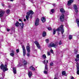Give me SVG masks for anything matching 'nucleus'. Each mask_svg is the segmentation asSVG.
Returning <instances> with one entry per match:
<instances>
[{
  "label": "nucleus",
  "instance_id": "53",
  "mask_svg": "<svg viewBox=\"0 0 79 79\" xmlns=\"http://www.w3.org/2000/svg\"><path fill=\"white\" fill-rule=\"evenodd\" d=\"M0 79H2V78H1Z\"/></svg>",
  "mask_w": 79,
  "mask_h": 79
},
{
  "label": "nucleus",
  "instance_id": "44",
  "mask_svg": "<svg viewBox=\"0 0 79 79\" xmlns=\"http://www.w3.org/2000/svg\"><path fill=\"white\" fill-rule=\"evenodd\" d=\"M16 52L17 53H18V52H19V49H17L16 50Z\"/></svg>",
  "mask_w": 79,
  "mask_h": 79
},
{
  "label": "nucleus",
  "instance_id": "52",
  "mask_svg": "<svg viewBox=\"0 0 79 79\" xmlns=\"http://www.w3.org/2000/svg\"><path fill=\"white\" fill-rule=\"evenodd\" d=\"M54 79H57V78H56V77H55L54 78Z\"/></svg>",
  "mask_w": 79,
  "mask_h": 79
},
{
  "label": "nucleus",
  "instance_id": "46",
  "mask_svg": "<svg viewBox=\"0 0 79 79\" xmlns=\"http://www.w3.org/2000/svg\"><path fill=\"white\" fill-rule=\"evenodd\" d=\"M71 79H74V77H73L71 76Z\"/></svg>",
  "mask_w": 79,
  "mask_h": 79
},
{
  "label": "nucleus",
  "instance_id": "48",
  "mask_svg": "<svg viewBox=\"0 0 79 79\" xmlns=\"http://www.w3.org/2000/svg\"><path fill=\"white\" fill-rule=\"evenodd\" d=\"M9 8H11V6H9Z\"/></svg>",
  "mask_w": 79,
  "mask_h": 79
},
{
  "label": "nucleus",
  "instance_id": "47",
  "mask_svg": "<svg viewBox=\"0 0 79 79\" xmlns=\"http://www.w3.org/2000/svg\"><path fill=\"white\" fill-rule=\"evenodd\" d=\"M19 21H21L22 23L23 22V21L21 20V19H19Z\"/></svg>",
  "mask_w": 79,
  "mask_h": 79
},
{
  "label": "nucleus",
  "instance_id": "39",
  "mask_svg": "<svg viewBox=\"0 0 79 79\" xmlns=\"http://www.w3.org/2000/svg\"><path fill=\"white\" fill-rule=\"evenodd\" d=\"M30 55L29 54V52H28L27 54V56H29Z\"/></svg>",
  "mask_w": 79,
  "mask_h": 79
},
{
  "label": "nucleus",
  "instance_id": "25",
  "mask_svg": "<svg viewBox=\"0 0 79 79\" xmlns=\"http://www.w3.org/2000/svg\"><path fill=\"white\" fill-rule=\"evenodd\" d=\"M34 43L36 45H39V42H38L37 41H34Z\"/></svg>",
  "mask_w": 79,
  "mask_h": 79
},
{
  "label": "nucleus",
  "instance_id": "34",
  "mask_svg": "<svg viewBox=\"0 0 79 79\" xmlns=\"http://www.w3.org/2000/svg\"><path fill=\"white\" fill-rule=\"evenodd\" d=\"M10 10H7V11L6 12V13L7 14H8V13H10Z\"/></svg>",
  "mask_w": 79,
  "mask_h": 79
},
{
  "label": "nucleus",
  "instance_id": "49",
  "mask_svg": "<svg viewBox=\"0 0 79 79\" xmlns=\"http://www.w3.org/2000/svg\"><path fill=\"white\" fill-rule=\"evenodd\" d=\"M53 5L54 6H55V4H53Z\"/></svg>",
  "mask_w": 79,
  "mask_h": 79
},
{
  "label": "nucleus",
  "instance_id": "1",
  "mask_svg": "<svg viewBox=\"0 0 79 79\" xmlns=\"http://www.w3.org/2000/svg\"><path fill=\"white\" fill-rule=\"evenodd\" d=\"M58 31V34H60V32H61V33L63 35V33H64V29L63 28V25H61L58 28L56 29H54L53 30V34L54 35H55V34L56 33V31Z\"/></svg>",
  "mask_w": 79,
  "mask_h": 79
},
{
  "label": "nucleus",
  "instance_id": "3",
  "mask_svg": "<svg viewBox=\"0 0 79 79\" xmlns=\"http://www.w3.org/2000/svg\"><path fill=\"white\" fill-rule=\"evenodd\" d=\"M1 68L2 69H3V71L4 72L8 70V68H7V66L6 65H3V64H2L1 66Z\"/></svg>",
  "mask_w": 79,
  "mask_h": 79
},
{
  "label": "nucleus",
  "instance_id": "13",
  "mask_svg": "<svg viewBox=\"0 0 79 79\" xmlns=\"http://www.w3.org/2000/svg\"><path fill=\"white\" fill-rule=\"evenodd\" d=\"M10 55L11 56L13 57L15 56V51H12Z\"/></svg>",
  "mask_w": 79,
  "mask_h": 79
},
{
  "label": "nucleus",
  "instance_id": "18",
  "mask_svg": "<svg viewBox=\"0 0 79 79\" xmlns=\"http://www.w3.org/2000/svg\"><path fill=\"white\" fill-rule=\"evenodd\" d=\"M48 62V60H44V61H43V63L44 64H47Z\"/></svg>",
  "mask_w": 79,
  "mask_h": 79
},
{
  "label": "nucleus",
  "instance_id": "2",
  "mask_svg": "<svg viewBox=\"0 0 79 79\" xmlns=\"http://www.w3.org/2000/svg\"><path fill=\"white\" fill-rule=\"evenodd\" d=\"M26 15V19L27 20H29V19H31L32 18V15H34V12L32 10H29L28 12H27Z\"/></svg>",
  "mask_w": 79,
  "mask_h": 79
},
{
  "label": "nucleus",
  "instance_id": "12",
  "mask_svg": "<svg viewBox=\"0 0 79 79\" xmlns=\"http://www.w3.org/2000/svg\"><path fill=\"white\" fill-rule=\"evenodd\" d=\"M73 8L76 13H77L78 11V9L77 8V6H76V5L75 4H74V5Z\"/></svg>",
  "mask_w": 79,
  "mask_h": 79
},
{
  "label": "nucleus",
  "instance_id": "42",
  "mask_svg": "<svg viewBox=\"0 0 79 79\" xmlns=\"http://www.w3.org/2000/svg\"><path fill=\"white\" fill-rule=\"evenodd\" d=\"M75 61H76V62H77L79 61V59H75Z\"/></svg>",
  "mask_w": 79,
  "mask_h": 79
},
{
  "label": "nucleus",
  "instance_id": "24",
  "mask_svg": "<svg viewBox=\"0 0 79 79\" xmlns=\"http://www.w3.org/2000/svg\"><path fill=\"white\" fill-rule=\"evenodd\" d=\"M76 23H77L78 26V27H79V19H76Z\"/></svg>",
  "mask_w": 79,
  "mask_h": 79
},
{
  "label": "nucleus",
  "instance_id": "10",
  "mask_svg": "<svg viewBox=\"0 0 79 79\" xmlns=\"http://www.w3.org/2000/svg\"><path fill=\"white\" fill-rule=\"evenodd\" d=\"M39 24V19H37L35 23V26H38Z\"/></svg>",
  "mask_w": 79,
  "mask_h": 79
},
{
  "label": "nucleus",
  "instance_id": "50",
  "mask_svg": "<svg viewBox=\"0 0 79 79\" xmlns=\"http://www.w3.org/2000/svg\"><path fill=\"white\" fill-rule=\"evenodd\" d=\"M24 21H26V19H24Z\"/></svg>",
  "mask_w": 79,
  "mask_h": 79
},
{
  "label": "nucleus",
  "instance_id": "41",
  "mask_svg": "<svg viewBox=\"0 0 79 79\" xmlns=\"http://www.w3.org/2000/svg\"><path fill=\"white\" fill-rule=\"evenodd\" d=\"M50 51L51 53H53V50L52 49H51Z\"/></svg>",
  "mask_w": 79,
  "mask_h": 79
},
{
  "label": "nucleus",
  "instance_id": "19",
  "mask_svg": "<svg viewBox=\"0 0 79 79\" xmlns=\"http://www.w3.org/2000/svg\"><path fill=\"white\" fill-rule=\"evenodd\" d=\"M30 69L31 70H32L33 71H35V68L33 66H31L30 67Z\"/></svg>",
  "mask_w": 79,
  "mask_h": 79
},
{
  "label": "nucleus",
  "instance_id": "4",
  "mask_svg": "<svg viewBox=\"0 0 79 79\" xmlns=\"http://www.w3.org/2000/svg\"><path fill=\"white\" fill-rule=\"evenodd\" d=\"M58 44H54L53 43H51L48 45V47H54L56 48V47Z\"/></svg>",
  "mask_w": 79,
  "mask_h": 79
},
{
  "label": "nucleus",
  "instance_id": "38",
  "mask_svg": "<svg viewBox=\"0 0 79 79\" xmlns=\"http://www.w3.org/2000/svg\"><path fill=\"white\" fill-rule=\"evenodd\" d=\"M47 53H48V56H49V55H50V52H47Z\"/></svg>",
  "mask_w": 79,
  "mask_h": 79
},
{
  "label": "nucleus",
  "instance_id": "27",
  "mask_svg": "<svg viewBox=\"0 0 79 79\" xmlns=\"http://www.w3.org/2000/svg\"><path fill=\"white\" fill-rule=\"evenodd\" d=\"M62 75L66 76V72L64 71H63L62 73Z\"/></svg>",
  "mask_w": 79,
  "mask_h": 79
},
{
  "label": "nucleus",
  "instance_id": "26",
  "mask_svg": "<svg viewBox=\"0 0 79 79\" xmlns=\"http://www.w3.org/2000/svg\"><path fill=\"white\" fill-rule=\"evenodd\" d=\"M36 46L38 49H40V44L36 45Z\"/></svg>",
  "mask_w": 79,
  "mask_h": 79
},
{
  "label": "nucleus",
  "instance_id": "33",
  "mask_svg": "<svg viewBox=\"0 0 79 79\" xmlns=\"http://www.w3.org/2000/svg\"><path fill=\"white\" fill-rule=\"evenodd\" d=\"M69 39L71 40V39H72V35H70L69 36Z\"/></svg>",
  "mask_w": 79,
  "mask_h": 79
},
{
  "label": "nucleus",
  "instance_id": "16",
  "mask_svg": "<svg viewBox=\"0 0 79 79\" xmlns=\"http://www.w3.org/2000/svg\"><path fill=\"white\" fill-rule=\"evenodd\" d=\"M60 11L61 12V13H64V12H65V11H64V9L63 8H61L60 9Z\"/></svg>",
  "mask_w": 79,
  "mask_h": 79
},
{
  "label": "nucleus",
  "instance_id": "11",
  "mask_svg": "<svg viewBox=\"0 0 79 79\" xmlns=\"http://www.w3.org/2000/svg\"><path fill=\"white\" fill-rule=\"evenodd\" d=\"M73 2H74V0H69L68 1L67 3V5H68V6L71 5V3H72Z\"/></svg>",
  "mask_w": 79,
  "mask_h": 79
},
{
  "label": "nucleus",
  "instance_id": "36",
  "mask_svg": "<svg viewBox=\"0 0 79 79\" xmlns=\"http://www.w3.org/2000/svg\"><path fill=\"white\" fill-rule=\"evenodd\" d=\"M74 53H75V54H77V50H75L74 51Z\"/></svg>",
  "mask_w": 79,
  "mask_h": 79
},
{
  "label": "nucleus",
  "instance_id": "31",
  "mask_svg": "<svg viewBox=\"0 0 79 79\" xmlns=\"http://www.w3.org/2000/svg\"><path fill=\"white\" fill-rule=\"evenodd\" d=\"M44 74H48V73L47 72V70H45V71L44 72Z\"/></svg>",
  "mask_w": 79,
  "mask_h": 79
},
{
  "label": "nucleus",
  "instance_id": "15",
  "mask_svg": "<svg viewBox=\"0 0 79 79\" xmlns=\"http://www.w3.org/2000/svg\"><path fill=\"white\" fill-rule=\"evenodd\" d=\"M41 21L42 22V23H45L46 21V19L45 17H42L41 19Z\"/></svg>",
  "mask_w": 79,
  "mask_h": 79
},
{
  "label": "nucleus",
  "instance_id": "7",
  "mask_svg": "<svg viewBox=\"0 0 79 79\" xmlns=\"http://www.w3.org/2000/svg\"><path fill=\"white\" fill-rule=\"evenodd\" d=\"M26 49L27 52H31V49H30V45H29V44H28V45Z\"/></svg>",
  "mask_w": 79,
  "mask_h": 79
},
{
  "label": "nucleus",
  "instance_id": "29",
  "mask_svg": "<svg viewBox=\"0 0 79 79\" xmlns=\"http://www.w3.org/2000/svg\"><path fill=\"white\" fill-rule=\"evenodd\" d=\"M43 58H44V59H45L47 58V57L46 56V55L45 54H44L43 55Z\"/></svg>",
  "mask_w": 79,
  "mask_h": 79
},
{
  "label": "nucleus",
  "instance_id": "40",
  "mask_svg": "<svg viewBox=\"0 0 79 79\" xmlns=\"http://www.w3.org/2000/svg\"><path fill=\"white\" fill-rule=\"evenodd\" d=\"M50 66H53V63H50Z\"/></svg>",
  "mask_w": 79,
  "mask_h": 79
},
{
  "label": "nucleus",
  "instance_id": "6",
  "mask_svg": "<svg viewBox=\"0 0 79 79\" xmlns=\"http://www.w3.org/2000/svg\"><path fill=\"white\" fill-rule=\"evenodd\" d=\"M5 11L2 10V9L0 10V17H2L4 15Z\"/></svg>",
  "mask_w": 79,
  "mask_h": 79
},
{
  "label": "nucleus",
  "instance_id": "9",
  "mask_svg": "<svg viewBox=\"0 0 79 79\" xmlns=\"http://www.w3.org/2000/svg\"><path fill=\"white\" fill-rule=\"evenodd\" d=\"M22 48L23 50V56H25L26 55V49H25V47H24V46H22Z\"/></svg>",
  "mask_w": 79,
  "mask_h": 79
},
{
  "label": "nucleus",
  "instance_id": "21",
  "mask_svg": "<svg viewBox=\"0 0 79 79\" xmlns=\"http://www.w3.org/2000/svg\"><path fill=\"white\" fill-rule=\"evenodd\" d=\"M28 74L29 77H31V76H32V72H31V71H30L29 72Z\"/></svg>",
  "mask_w": 79,
  "mask_h": 79
},
{
  "label": "nucleus",
  "instance_id": "32",
  "mask_svg": "<svg viewBox=\"0 0 79 79\" xmlns=\"http://www.w3.org/2000/svg\"><path fill=\"white\" fill-rule=\"evenodd\" d=\"M48 29L49 30V31H51V30H52V28L50 27H48Z\"/></svg>",
  "mask_w": 79,
  "mask_h": 79
},
{
  "label": "nucleus",
  "instance_id": "51",
  "mask_svg": "<svg viewBox=\"0 0 79 79\" xmlns=\"http://www.w3.org/2000/svg\"><path fill=\"white\" fill-rule=\"evenodd\" d=\"M10 0V1H11V2H13V1L14 0Z\"/></svg>",
  "mask_w": 79,
  "mask_h": 79
},
{
  "label": "nucleus",
  "instance_id": "30",
  "mask_svg": "<svg viewBox=\"0 0 79 79\" xmlns=\"http://www.w3.org/2000/svg\"><path fill=\"white\" fill-rule=\"evenodd\" d=\"M45 70H46V71H48V68H47V64H45Z\"/></svg>",
  "mask_w": 79,
  "mask_h": 79
},
{
  "label": "nucleus",
  "instance_id": "37",
  "mask_svg": "<svg viewBox=\"0 0 79 79\" xmlns=\"http://www.w3.org/2000/svg\"><path fill=\"white\" fill-rule=\"evenodd\" d=\"M59 45H61L62 44V43H61V41H60L59 42Z\"/></svg>",
  "mask_w": 79,
  "mask_h": 79
},
{
  "label": "nucleus",
  "instance_id": "45",
  "mask_svg": "<svg viewBox=\"0 0 79 79\" xmlns=\"http://www.w3.org/2000/svg\"><path fill=\"white\" fill-rule=\"evenodd\" d=\"M7 31H10V29L7 28Z\"/></svg>",
  "mask_w": 79,
  "mask_h": 79
},
{
  "label": "nucleus",
  "instance_id": "28",
  "mask_svg": "<svg viewBox=\"0 0 79 79\" xmlns=\"http://www.w3.org/2000/svg\"><path fill=\"white\" fill-rule=\"evenodd\" d=\"M19 22H17L15 23V25L18 27V26H19Z\"/></svg>",
  "mask_w": 79,
  "mask_h": 79
},
{
  "label": "nucleus",
  "instance_id": "35",
  "mask_svg": "<svg viewBox=\"0 0 79 79\" xmlns=\"http://www.w3.org/2000/svg\"><path fill=\"white\" fill-rule=\"evenodd\" d=\"M45 41L46 43H48V42H49V40L47 39Z\"/></svg>",
  "mask_w": 79,
  "mask_h": 79
},
{
  "label": "nucleus",
  "instance_id": "17",
  "mask_svg": "<svg viewBox=\"0 0 79 79\" xmlns=\"http://www.w3.org/2000/svg\"><path fill=\"white\" fill-rule=\"evenodd\" d=\"M13 71L14 74L16 73V68H13Z\"/></svg>",
  "mask_w": 79,
  "mask_h": 79
},
{
  "label": "nucleus",
  "instance_id": "22",
  "mask_svg": "<svg viewBox=\"0 0 79 79\" xmlns=\"http://www.w3.org/2000/svg\"><path fill=\"white\" fill-rule=\"evenodd\" d=\"M46 35H47V33H46V32L44 31L43 33V36L44 37H45V36H46Z\"/></svg>",
  "mask_w": 79,
  "mask_h": 79
},
{
  "label": "nucleus",
  "instance_id": "20",
  "mask_svg": "<svg viewBox=\"0 0 79 79\" xmlns=\"http://www.w3.org/2000/svg\"><path fill=\"white\" fill-rule=\"evenodd\" d=\"M24 23H20L19 24V25L22 28H23V27H24Z\"/></svg>",
  "mask_w": 79,
  "mask_h": 79
},
{
  "label": "nucleus",
  "instance_id": "8",
  "mask_svg": "<svg viewBox=\"0 0 79 79\" xmlns=\"http://www.w3.org/2000/svg\"><path fill=\"white\" fill-rule=\"evenodd\" d=\"M60 19L61 21L63 22V21H64V15L63 14H62L60 18Z\"/></svg>",
  "mask_w": 79,
  "mask_h": 79
},
{
  "label": "nucleus",
  "instance_id": "23",
  "mask_svg": "<svg viewBox=\"0 0 79 79\" xmlns=\"http://www.w3.org/2000/svg\"><path fill=\"white\" fill-rule=\"evenodd\" d=\"M55 12V10H54V9H52L51 10V11L50 12V14L51 15H52V13H53Z\"/></svg>",
  "mask_w": 79,
  "mask_h": 79
},
{
  "label": "nucleus",
  "instance_id": "14",
  "mask_svg": "<svg viewBox=\"0 0 79 79\" xmlns=\"http://www.w3.org/2000/svg\"><path fill=\"white\" fill-rule=\"evenodd\" d=\"M23 64L24 66H26L27 65V61L25 60H23Z\"/></svg>",
  "mask_w": 79,
  "mask_h": 79
},
{
  "label": "nucleus",
  "instance_id": "5",
  "mask_svg": "<svg viewBox=\"0 0 79 79\" xmlns=\"http://www.w3.org/2000/svg\"><path fill=\"white\" fill-rule=\"evenodd\" d=\"M76 66H77V74L79 75V64L78 62L76 63Z\"/></svg>",
  "mask_w": 79,
  "mask_h": 79
},
{
  "label": "nucleus",
  "instance_id": "43",
  "mask_svg": "<svg viewBox=\"0 0 79 79\" xmlns=\"http://www.w3.org/2000/svg\"><path fill=\"white\" fill-rule=\"evenodd\" d=\"M77 58H79V54H77Z\"/></svg>",
  "mask_w": 79,
  "mask_h": 79
}]
</instances>
